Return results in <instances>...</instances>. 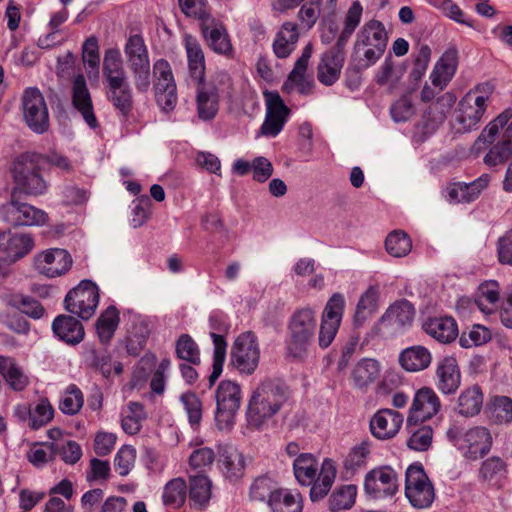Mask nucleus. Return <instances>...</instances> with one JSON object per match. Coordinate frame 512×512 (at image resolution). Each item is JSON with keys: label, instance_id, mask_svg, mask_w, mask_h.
Masks as SVG:
<instances>
[{"label": "nucleus", "instance_id": "7c9ffc66", "mask_svg": "<svg viewBox=\"0 0 512 512\" xmlns=\"http://www.w3.org/2000/svg\"><path fill=\"white\" fill-rule=\"evenodd\" d=\"M52 330L60 340L71 345L80 343L85 335L81 322L68 315L56 317L52 323Z\"/></svg>", "mask_w": 512, "mask_h": 512}, {"label": "nucleus", "instance_id": "864d4df0", "mask_svg": "<svg viewBox=\"0 0 512 512\" xmlns=\"http://www.w3.org/2000/svg\"><path fill=\"white\" fill-rule=\"evenodd\" d=\"M490 419L497 424L512 422V400L506 396L494 397L490 404Z\"/></svg>", "mask_w": 512, "mask_h": 512}, {"label": "nucleus", "instance_id": "a19ab883", "mask_svg": "<svg viewBox=\"0 0 512 512\" xmlns=\"http://www.w3.org/2000/svg\"><path fill=\"white\" fill-rule=\"evenodd\" d=\"M483 405V393L479 386L473 385L461 392L457 402V412L465 417L480 413Z\"/></svg>", "mask_w": 512, "mask_h": 512}, {"label": "nucleus", "instance_id": "39448f33", "mask_svg": "<svg viewBox=\"0 0 512 512\" xmlns=\"http://www.w3.org/2000/svg\"><path fill=\"white\" fill-rule=\"evenodd\" d=\"M317 327L315 311L311 308L296 310L287 325L286 353L295 360H303L314 339Z\"/></svg>", "mask_w": 512, "mask_h": 512}, {"label": "nucleus", "instance_id": "c03bdc74", "mask_svg": "<svg viewBox=\"0 0 512 512\" xmlns=\"http://www.w3.org/2000/svg\"><path fill=\"white\" fill-rule=\"evenodd\" d=\"M380 368L377 361L373 359L361 360L353 369L352 379L358 388L367 387L379 376Z\"/></svg>", "mask_w": 512, "mask_h": 512}, {"label": "nucleus", "instance_id": "e2e57ef3", "mask_svg": "<svg viewBox=\"0 0 512 512\" xmlns=\"http://www.w3.org/2000/svg\"><path fill=\"white\" fill-rule=\"evenodd\" d=\"M54 414L53 407L47 399H41L36 406L31 409V422L29 426L32 429H39L52 420Z\"/></svg>", "mask_w": 512, "mask_h": 512}, {"label": "nucleus", "instance_id": "2f4dec72", "mask_svg": "<svg viewBox=\"0 0 512 512\" xmlns=\"http://www.w3.org/2000/svg\"><path fill=\"white\" fill-rule=\"evenodd\" d=\"M268 506L272 512H302L303 499L297 490L280 488L270 494Z\"/></svg>", "mask_w": 512, "mask_h": 512}, {"label": "nucleus", "instance_id": "5fc2aeb1", "mask_svg": "<svg viewBox=\"0 0 512 512\" xmlns=\"http://www.w3.org/2000/svg\"><path fill=\"white\" fill-rule=\"evenodd\" d=\"M385 247L391 256L404 257L410 252L412 244L406 233L393 231L387 236Z\"/></svg>", "mask_w": 512, "mask_h": 512}, {"label": "nucleus", "instance_id": "2eb2a0df", "mask_svg": "<svg viewBox=\"0 0 512 512\" xmlns=\"http://www.w3.org/2000/svg\"><path fill=\"white\" fill-rule=\"evenodd\" d=\"M3 219L14 227L42 225L47 220V214L34 206L20 202L11 195L10 201L2 205Z\"/></svg>", "mask_w": 512, "mask_h": 512}, {"label": "nucleus", "instance_id": "c85d7f7f", "mask_svg": "<svg viewBox=\"0 0 512 512\" xmlns=\"http://www.w3.org/2000/svg\"><path fill=\"white\" fill-rule=\"evenodd\" d=\"M457 63V49L454 47L447 49L435 64L434 69L430 75L433 86L437 87L439 90H442L455 74Z\"/></svg>", "mask_w": 512, "mask_h": 512}, {"label": "nucleus", "instance_id": "0eeeda50", "mask_svg": "<svg viewBox=\"0 0 512 512\" xmlns=\"http://www.w3.org/2000/svg\"><path fill=\"white\" fill-rule=\"evenodd\" d=\"M124 55L135 89L139 93H146L151 86L150 59L147 46L140 35L128 38Z\"/></svg>", "mask_w": 512, "mask_h": 512}, {"label": "nucleus", "instance_id": "f03ea898", "mask_svg": "<svg viewBox=\"0 0 512 512\" xmlns=\"http://www.w3.org/2000/svg\"><path fill=\"white\" fill-rule=\"evenodd\" d=\"M44 156L36 152H23L16 155L10 165L9 173L13 182L11 195L17 193L38 197L44 195L49 183L42 174L41 164Z\"/></svg>", "mask_w": 512, "mask_h": 512}, {"label": "nucleus", "instance_id": "8fccbe9b", "mask_svg": "<svg viewBox=\"0 0 512 512\" xmlns=\"http://www.w3.org/2000/svg\"><path fill=\"white\" fill-rule=\"evenodd\" d=\"M7 305L18 309L33 319H40L45 313V309L37 300L22 294L9 296L7 298Z\"/></svg>", "mask_w": 512, "mask_h": 512}, {"label": "nucleus", "instance_id": "09e8293b", "mask_svg": "<svg viewBox=\"0 0 512 512\" xmlns=\"http://www.w3.org/2000/svg\"><path fill=\"white\" fill-rule=\"evenodd\" d=\"M357 488L353 484L340 486L329 498V508L333 512L350 509L356 500Z\"/></svg>", "mask_w": 512, "mask_h": 512}, {"label": "nucleus", "instance_id": "a878e982", "mask_svg": "<svg viewBox=\"0 0 512 512\" xmlns=\"http://www.w3.org/2000/svg\"><path fill=\"white\" fill-rule=\"evenodd\" d=\"M461 384V373L454 357H445L437 364L436 387L443 394H453Z\"/></svg>", "mask_w": 512, "mask_h": 512}, {"label": "nucleus", "instance_id": "4d7b16f0", "mask_svg": "<svg viewBox=\"0 0 512 512\" xmlns=\"http://www.w3.org/2000/svg\"><path fill=\"white\" fill-rule=\"evenodd\" d=\"M83 402L84 399L81 390L76 385L71 384L63 393L59 408L65 414L74 415L81 409Z\"/></svg>", "mask_w": 512, "mask_h": 512}, {"label": "nucleus", "instance_id": "a18cd8bd", "mask_svg": "<svg viewBox=\"0 0 512 512\" xmlns=\"http://www.w3.org/2000/svg\"><path fill=\"white\" fill-rule=\"evenodd\" d=\"M318 471V461L312 453H301L293 461V472L296 480H315Z\"/></svg>", "mask_w": 512, "mask_h": 512}, {"label": "nucleus", "instance_id": "de8ad7c7", "mask_svg": "<svg viewBox=\"0 0 512 512\" xmlns=\"http://www.w3.org/2000/svg\"><path fill=\"white\" fill-rule=\"evenodd\" d=\"M369 451L370 446L367 441H362L359 445L354 446L349 451L343 463L345 476L347 478L353 477L356 471L365 465Z\"/></svg>", "mask_w": 512, "mask_h": 512}, {"label": "nucleus", "instance_id": "a211bd4d", "mask_svg": "<svg viewBox=\"0 0 512 512\" xmlns=\"http://www.w3.org/2000/svg\"><path fill=\"white\" fill-rule=\"evenodd\" d=\"M209 324L212 329L210 336L213 340L214 353L212 363V373L209 376V387H212L223 371V365L226 357L227 342L222 333H227L229 326L223 317L218 314H212L209 317Z\"/></svg>", "mask_w": 512, "mask_h": 512}, {"label": "nucleus", "instance_id": "58836bf2", "mask_svg": "<svg viewBox=\"0 0 512 512\" xmlns=\"http://www.w3.org/2000/svg\"><path fill=\"white\" fill-rule=\"evenodd\" d=\"M102 71L105 78V86L128 81L123 67L122 57L118 49L111 48L106 50Z\"/></svg>", "mask_w": 512, "mask_h": 512}, {"label": "nucleus", "instance_id": "ea45409f", "mask_svg": "<svg viewBox=\"0 0 512 512\" xmlns=\"http://www.w3.org/2000/svg\"><path fill=\"white\" fill-rule=\"evenodd\" d=\"M405 495L413 507L423 509L433 503L435 489L432 482H405Z\"/></svg>", "mask_w": 512, "mask_h": 512}, {"label": "nucleus", "instance_id": "9b49d317", "mask_svg": "<svg viewBox=\"0 0 512 512\" xmlns=\"http://www.w3.org/2000/svg\"><path fill=\"white\" fill-rule=\"evenodd\" d=\"M99 302V289L90 280H83L65 297V308L82 319L91 318Z\"/></svg>", "mask_w": 512, "mask_h": 512}, {"label": "nucleus", "instance_id": "3c124183", "mask_svg": "<svg viewBox=\"0 0 512 512\" xmlns=\"http://www.w3.org/2000/svg\"><path fill=\"white\" fill-rule=\"evenodd\" d=\"M175 352L178 359L189 364L199 365L201 362L198 344L188 334L179 336L175 344Z\"/></svg>", "mask_w": 512, "mask_h": 512}, {"label": "nucleus", "instance_id": "bb28decb", "mask_svg": "<svg viewBox=\"0 0 512 512\" xmlns=\"http://www.w3.org/2000/svg\"><path fill=\"white\" fill-rule=\"evenodd\" d=\"M489 182L490 176L488 174H482L470 183H454L447 190L448 200L454 203H469L475 201L481 192L487 188Z\"/></svg>", "mask_w": 512, "mask_h": 512}, {"label": "nucleus", "instance_id": "b1692460", "mask_svg": "<svg viewBox=\"0 0 512 512\" xmlns=\"http://www.w3.org/2000/svg\"><path fill=\"white\" fill-rule=\"evenodd\" d=\"M72 104L90 128L95 129L98 126L91 95L83 75H78L73 82Z\"/></svg>", "mask_w": 512, "mask_h": 512}, {"label": "nucleus", "instance_id": "f3484780", "mask_svg": "<svg viewBox=\"0 0 512 512\" xmlns=\"http://www.w3.org/2000/svg\"><path fill=\"white\" fill-rule=\"evenodd\" d=\"M266 116L260 128V134L275 137L283 129L290 110L277 92H266Z\"/></svg>", "mask_w": 512, "mask_h": 512}, {"label": "nucleus", "instance_id": "473e14b6", "mask_svg": "<svg viewBox=\"0 0 512 512\" xmlns=\"http://www.w3.org/2000/svg\"><path fill=\"white\" fill-rule=\"evenodd\" d=\"M423 328L425 332L441 343H450L458 335L456 321L452 317H434L428 319Z\"/></svg>", "mask_w": 512, "mask_h": 512}, {"label": "nucleus", "instance_id": "423d86ee", "mask_svg": "<svg viewBox=\"0 0 512 512\" xmlns=\"http://www.w3.org/2000/svg\"><path fill=\"white\" fill-rule=\"evenodd\" d=\"M492 91L491 84L483 83L470 90L459 101L452 119L453 128L457 132H470L478 127L487 109V102Z\"/></svg>", "mask_w": 512, "mask_h": 512}, {"label": "nucleus", "instance_id": "4be33fe9", "mask_svg": "<svg viewBox=\"0 0 512 512\" xmlns=\"http://www.w3.org/2000/svg\"><path fill=\"white\" fill-rule=\"evenodd\" d=\"M201 31L208 46L217 54L229 56L232 54V44L225 26L212 17L202 20Z\"/></svg>", "mask_w": 512, "mask_h": 512}, {"label": "nucleus", "instance_id": "aec40b11", "mask_svg": "<svg viewBox=\"0 0 512 512\" xmlns=\"http://www.w3.org/2000/svg\"><path fill=\"white\" fill-rule=\"evenodd\" d=\"M72 265L70 254L59 248L49 249L35 257L34 266L38 273L54 278L65 274Z\"/></svg>", "mask_w": 512, "mask_h": 512}, {"label": "nucleus", "instance_id": "6e6d98bb", "mask_svg": "<svg viewBox=\"0 0 512 512\" xmlns=\"http://www.w3.org/2000/svg\"><path fill=\"white\" fill-rule=\"evenodd\" d=\"M511 118L512 109L504 110L494 120L488 123V125L482 130L477 139V143H493L496 139V136L499 134L500 130L504 129V127L508 124Z\"/></svg>", "mask_w": 512, "mask_h": 512}, {"label": "nucleus", "instance_id": "72a5a7b5", "mask_svg": "<svg viewBox=\"0 0 512 512\" xmlns=\"http://www.w3.org/2000/svg\"><path fill=\"white\" fill-rule=\"evenodd\" d=\"M500 287L494 280L485 281L479 285L473 304L483 313L491 314L498 308Z\"/></svg>", "mask_w": 512, "mask_h": 512}, {"label": "nucleus", "instance_id": "393cba45", "mask_svg": "<svg viewBox=\"0 0 512 512\" xmlns=\"http://www.w3.org/2000/svg\"><path fill=\"white\" fill-rule=\"evenodd\" d=\"M196 85L197 115L203 121L213 120L219 111L218 88L215 84H205L203 81Z\"/></svg>", "mask_w": 512, "mask_h": 512}, {"label": "nucleus", "instance_id": "7ed1b4c3", "mask_svg": "<svg viewBox=\"0 0 512 512\" xmlns=\"http://www.w3.org/2000/svg\"><path fill=\"white\" fill-rule=\"evenodd\" d=\"M287 400L288 391L284 384L271 379L262 381L248 402L246 416L249 425L261 428L281 410Z\"/></svg>", "mask_w": 512, "mask_h": 512}, {"label": "nucleus", "instance_id": "bf43d9fd", "mask_svg": "<svg viewBox=\"0 0 512 512\" xmlns=\"http://www.w3.org/2000/svg\"><path fill=\"white\" fill-rule=\"evenodd\" d=\"M56 456H59L67 464H75L82 456L80 445L73 440L52 443Z\"/></svg>", "mask_w": 512, "mask_h": 512}, {"label": "nucleus", "instance_id": "052dcab7", "mask_svg": "<svg viewBox=\"0 0 512 512\" xmlns=\"http://www.w3.org/2000/svg\"><path fill=\"white\" fill-rule=\"evenodd\" d=\"M136 450L132 446H122L115 455L114 467L119 476H127L134 465Z\"/></svg>", "mask_w": 512, "mask_h": 512}, {"label": "nucleus", "instance_id": "4468645a", "mask_svg": "<svg viewBox=\"0 0 512 512\" xmlns=\"http://www.w3.org/2000/svg\"><path fill=\"white\" fill-rule=\"evenodd\" d=\"M345 307L344 296L340 293L333 294L327 301L322 313L318 344L325 349L333 342L343 317Z\"/></svg>", "mask_w": 512, "mask_h": 512}, {"label": "nucleus", "instance_id": "c756f323", "mask_svg": "<svg viewBox=\"0 0 512 512\" xmlns=\"http://www.w3.org/2000/svg\"><path fill=\"white\" fill-rule=\"evenodd\" d=\"M184 46L188 60L189 77L195 84H200L205 78V58L202 47L198 40L186 35Z\"/></svg>", "mask_w": 512, "mask_h": 512}, {"label": "nucleus", "instance_id": "13d9d810", "mask_svg": "<svg viewBox=\"0 0 512 512\" xmlns=\"http://www.w3.org/2000/svg\"><path fill=\"white\" fill-rule=\"evenodd\" d=\"M490 331L482 325H474L469 331H463L459 343L463 348L480 346L490 340Z\"/></svg>", "mask_w": 512, "mask_h": 512}, {"label": "nucleus", "instance_id": "6ab92c4d", "mask_svg": "<svg viewBox=\"0 0 512 512\" xmlns=\"http://www.w3.org/2000/svg\"><path fill=\"white\" fill-rule=\"evenodd\" d=\"M441 408L440 399L435 391L429 387L419 389L413 398L407 418L408 425L431 419L438 414Z\"/></svg>", "mask_w": 512, "mask_h": 512}, {"label": "nucleus", "instance_id": "c9c22d12", "mask_svg": "<svg viewBox=\"0 0 512 512\" xmlns=\"http://www.w3.org/2000/svg\"><path fill=\"white\" fill-rule=\"evenodd\" d=\"M299 39L298 26L285 22L273 42V51L278 58H287L295 49Z\"/></svg>", "mask_w": 512, "mask_h": 512}, {"label": "nucleus", "instance_id": "680f3d73", "mask_svg": "<svg viewBox=\"0 0 512 512\" xmlns=\"http://www.w3.org/2000/svg\"><path fill=\"white\" fill-rule=\"evenodd\" d=\"M186 482H167L163 491V502L173 507L181 506L186 499Z\"/></svg>", "mask_w": 512, "mask_h": 512}, {"label": "nucleus", "instance_id": "1a4fd4ad", "mask_svg": "<svg viewBox=\"0 0 512 512\" xmlns=\"http://www.w3.org/2000/svg\"><path fill=\"white\" fill-rule=\"evenodd\" d=\"M215 420L220 430H228L234 424V419L241 404V387L231 380H223L216 390Z\"/></svg>", "mask_w": 512, "mask_h": 512}, {"label": "nucleus", "instance_id": "338daca9", "mask_svg": "<svg viewBox=\"0 0 512 512\" xmlns=\"http://www.w3.org/2000/svg\"><path fill=\"white\" fill-rule=\"evenodd\" d=\"M312 51L313 46L311 43H308L304 47L301 56L295 62L293 70L290 72L288 76L289 81L297 85H301L304 82L305 73L307 70L309 59L312 55Z\"/></svg>", "mask_w": 512, "mask_h": 512}, {"label": "nucleus", "instance_id": "f704fd0d", "mask_svg": "<svg viewBox=\"0 0 512 512\" xmlns=\"http://www.w3.org/2000/svg\"><path fill=\"white\" fill-rule=\"evenodd\" d=\"M378 299L379 289L377 286L371 285L363 294H361L353 317L354 327H362L378 310Z\"/></svg>", "mask_w": 512, "mask_h": 512}, {"label": "nucleus", "instance_id": "0e129e2a", "mask_svg": "<svg viewBox=\"0 0 512 512\" xmlns=\"http://www.w3.org/2000/svg\"><path fill=\"white\" fill-rule=\"evenodd\" d=\"M366 494L374 500L392 497L398 491L396 482H364Z\"/></svg>", "mask_w": 512, "mask_h": 512}, {"label": "nucleus", "instance_id": "dca6fc26", "mask_svg": "<svg viewBox=\"0 0 512 512\" xmlns=\"http://www.w3.org/2000/svg\"><path fill=\"white\" fill-rule=\"evenodd\" d=\"M493 438L488 428L475 426L466 430L458 443V449L465 459L475 461L488 454Z\"/></svg>", "mask_w": 512, "mask_h": 512}, {"label": "nucleus", "instance_id": "69168bd1", "mask_svg": "<svg viewBox=\"0 0 512 512\" xmlns=\"http://www.w3.org/2000/svg\"><path fill=\"white\" fill-rule=\"evenodd\" d=\"M192 426L199 425L202 419V403L194 393H184L180 397Z\"/></svg>", "mask_w": 512, "mask_h": 512}, {"label": "nucleus", "instance_id": "ddd939ff", "mask_svg": "<svg viewBox=\"0 0 512 512\" xmlns=\"http://www.w3.org/2000/svg\"><path fill=\"white\" fill-rule=\"evenodd\" d=\"M23 117L27 126L42 134L49 128V113L42 93L37 88H27L22 97Z\"/></svg>", "mask_w": 512, "mask_h": 512}, {"label": "nucleus", "instance_id": "412c9836", "mask_svg": "<svg viewBox=\"0 0 512 512\" xmlns=\"http://www.w3.org/2000/svg\"><path fill=\"white\" fill-rule=\"evenodd\" d=\"M34 247L29 234L0 233V260L14 263L28 254Z\"/></svg>", "mask_w": 512, "mask_h": 512}, {"label": "nucleus", "instance_id": "cd10ccee", "mask_svg": "<svg viewBox=\"0 0 512 512\" xmlns=\"http://www.w3.org/2000/svg\"><path fill=\"white\" fill-rule=\"evenodd\" d=\"M107 100L123 118H127L133 109V91L128 81L105 86Z\"/></svg>", "mask_w": 512, "mask_h": 512}, {"label": "nucleus", "instance_id": "4c0bfd02", "mask_svg": "<svg viewBox=\"0 0 512 512\" xmlns=\"http://www.w3.org/2000/svg\"><path fill=\"white\" fill-rule=\"evenodd\" d=\"M219 463L222 464V469L226 477L239 478L242 476L244 469L243 455L230 444L218 445Z\"/></svg>", "mask_w": 512, "mask_h": 512}, {"label": "nucleus", "instance_id": "49530a36", "mask_svg": "<svg viewBox=\"0 0 512 512\" xmlns=\"http://www.w3.org/2000/svg\"><path fill=\"white\" fill-rule=\"evenodd\" d=\"M119 323L118 310L110 306L98 318L96 329L98 337L102 343H107L113 337Z\"/></svg>", "mask_w": 512, "mask_h": 512}, {"label": "nucleus", "instance_id": "603ef678", "mask_svg": "<svg viewBox=\"0 0 512 512\" xmlns=\"http://www.w3.org/2000/svg\"><path fill=\"white\" fill-rule=\"evenodd\" d=\"M456 102V97L450 93L446 92L443 95L439 96L435 102L431 103V106L428 111V115H431V130L433 131L436 127H438L441 123L444 122L447 113L453 107Z\"/></svg>", "mask_w": 512, "mask_h": 512}, {"label": "nucleus", "instance_id": "f8f14e48", "mask_svg": "<svg viewBox=\"0 0 512 512\" xmlns=\"http://www.w3.org/2000/svg\"><path fill=\"white\" fill-rule=\"evenodd\" d=\"M153 74L156 78L155 98L158 106L164 112L172 111L177 104V88L169 62L158 59L153 65Z\"/></svg>", "mask_w": 512, "mask_h": 512}, {"label": "nucleus", "instance_id": "9d476101", "mask_svg": "<svg viewBox=\"0 0 512 512\" xmlns=\"http://www.w3.org/2000/svg\"><path fill=\"white\" fill-rule=\"evenodd\" d=\"M260 361L257 337L252 332L240 334L233 343L230 364L243 375H252Z\"/></svg>", "mask_w": 512, "mask_h": 512}, {"label": "nucleus", "instance_id": "37998d69", "mask_svg": "<svg viewBox=\"0 0 512 512\" xmlns=\"http://www.w3.org/2000/svg\"><path fill=\"white\" fill-rule=\"evenodd\" d=\"M215 460V453L209 447H201L194 450L189 457V466L196 472V475L190 476L189 480H208L204 475Z\"/></svg>", "mask_w": 512, "mask_h": 512}, {"label": "nucleus", "instance_id": "6e6552de", "mask_svg": "<svg viewBox=\"0 0 512 512\" xmlns=\"http://www.w3.org/2000/svg\"><path fill=\"white\" fill-rule=\"evenodd\" d=\"M414 317V306L406 299L398 300L387 308L371 332L383 338L403 334L412 326Z\"/></svg>", "mask_w": 512, "mask_h": 512}, {"label": "nucleus", "instance_id": "5701e85b", "mask_svg": "<svg viewBox=\"0 0 512 512\" xmlns=\"http://www.w3.org/2000/svg\"><path fill=\"white\" fill-rule=\"evenodd\" d=\"M403 416L392 409L377 411L370 420V431L379 440L393 438L400 430Z\"/></svg>", "mask_w": 512, "mask_h": 512}, {"label": "nucleus", "instance_id": "f257e3e1", "mask_svg": "<svg viewBox=\"0 0 512 512\" xmlns=\"http://www.w3.org/2000/svg\"><path fill=\"white\" fill-rule=\"evenodd\" d=\"M362 13L363 7L358 0L346 12L335 46L323 54L318 65L317 78L322 84L331 86L339 79L345 59L344 48L359 26Z\"/></svg>", "mask_w": 512, "mask_h": 512}, {"label": "nucleus", "instance_id": "e433bc0d", "mask_svg": "<svg viewBox=\"0 0 512 512\" xmlns=\"http://www.w3.org/2000/svg\"><path fill=\"white\" fill-rule=\"evenodd\" d=\"M431 361L430 351L421 345L408 347L399 356L401 366L409 372L422 371L431 364Z\"/></svg>", "mask_w": 512, "mask_h": 512}, {"label": "nucleus", "instance_id": "79ce46f5", "mask_svg": "<svg viewBox=\"0 0 512 512\" xmlns=\"http://www.w3.org/2000/svg\"><path fill=\"white\" fill-rule=\"evenodd\" d=\"M512 156V122L504 130L501 140L484 157L488 166H497Z\"/></svg>", "mask_w": 512, "mask_h": 512}, {"label": "nucleus", "instance_id": "20e7f679", "mask_svg": "<svg viewBox=\"0 0 512 512\" xmlns=\"http://www.w3.org/2000/svg\"><path fill=\"white\" fill-rule=\"evenodd\" d=\"M388 35L382 22L372 19L356 34L351 55V65L359 73L373 66L384 54Z\"/></svg>", "mask_w": 512, "mask_h": 512}, {"label": "nucleus", "instance_id": "774afa93", "mask_svg": "<svg viewBox=\"0 0 512 512\" xmlns=\"http://www.w3.org/2000/svg\"><path fill=\"white\" fill-rule=\"evenodd\" d=\"M507 469L504 461L496 456L486 459L480 468V476L483 479H501L506 476Z\"/></svg>", "mask_w": 512, "mask_h": 512}]
</instances>
